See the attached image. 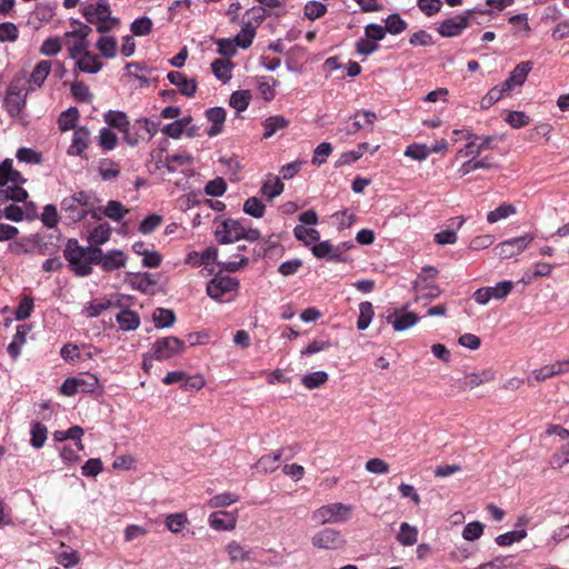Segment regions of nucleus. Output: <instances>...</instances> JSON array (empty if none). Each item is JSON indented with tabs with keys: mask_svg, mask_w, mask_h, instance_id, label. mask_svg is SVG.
<instances>
[{
	"mask_svg": "<svg viewBox=\"0 0 569 569\" xmlns=\"http://www.w3.org/2000/svg\"><path fill=\"white\" fill-rule=\"evenodd\" d=\"M154 326L158 329L169 328L176 321V315L171 309L157 308L152 315Z\"/></svg>",
	"mask_w": 569,
	"mask_h": 569,
	"instance_id": "2f4dec72",
	"label": "nucleus"
},
{
	"mask_svg": "<svg viewBox=\"0 0 569 569\" xmlns=\"http://www.w3.org/2000/svg\"><path fill=\"white\" fill-rule=\"evenodd\" d=\"M188 522V518L184 513H172L166 519V527L173 533H178Z\"/></svg>",
	"mask_w": 569,
	"mask_h": 569,
	"instance_id": "5fc2aeb1",
	"label": "nucleus"
},
{
	"mask_svg": "<svg viewBox=\"0 0 569 569\" xmlns=\"http://www.w3.org/2000/svg\"><path fill=\"white\" fill-rule=\"evenodd\" d=\"M262 126L264 128L263 138L268 139L278 130L287 128L289 126V120L282 116H271L263 121Z\"/></svg>",
	"mask_w": 569,
	"mask_h": 569,
	"instance_id": "cd10ccee",
	"label": "nucleus"
},
{
	"mask_svg": "<svg viewBox=\"0 0 569 569\" xmlns=\"http://www.w3.org/2000/svg\"><path fill=\"white\" fill-rule=\"evenodd\" d=\"M490 291L491 299L501 300L506 298L512 290L513 283L509 280L498 282L495 287H487Z\"/></svg>",
	"mask_w": 569,
	"mask_h": 569,
	"instance_id": "4d7b16f0",
	"label": "nucleus"
},
{
	"mask_svg": "<svg viewBox=\"0 0 569 569\" xmlns=\"http://www.w3.org/2000/svg\"><path fill=\"white\" fill-rule=\"evenodd\" d=\"M79 119V110L76 107H70L63 111L58 119V126L61 131H68L76 128Z\"/></svg>",
	"mask_w": 569,
	"mask_h": 569,
	"instance_id": "f704fd0d",
	"label": "nucleus"
},
{
	"mask_svg": "<svg viewBox=\"0 0 569 569\" xmlns=\"http://www.w3.org/2000/svg\"><path fill=\"white\" fill-rule=\"evenodd\" d=\"M533 240V234L526 233L500 242L493 248V252L500 259H510L523 252Z\"/></svg>",
	"mask_w": 569,
	"mask_h": 569,
	"instance_id": "39448f33",
	"label": "nucleus"
},
{
	"mask_svg": "<svg viewBox=\"0 0 569 569\" xmlns=\"http://www.w3.org/2000/svg\"><path fill=\"white\" fill-rule=\"evenodd\" d=\"M239 281L229 276H216L207 284V293L210 298L218 300L224 295L237 291Z\"/></svg>",
	"mask_w": 569,
	"mask_h": 569,
	"instance_id": "f8f14e48",
	"label": "nucleus"
},
{
	"mask_svg": "<svg viewBox=\"0 0 569 569\" xmlns=\"http://www.w3.org/2000/svg\"><path fill=\"white\" fill-rule=\"evenodd\" d=\"M293 234L298 240L303 241L307 246L312 242H318L320 239V233L318 230L313 228H307L302 224L297 226L293 229Z\"/></svg>",
	"mask_w": 569,
	"mask_h": 569,
	"instance_id": "4c0bfd02",
	"label": "nucleus"
},
{
	"mask_svg": "<svg viewBox=\"0 0 569 569\" xmlns=\"http://www.w3.org/2000/svg\"><path fill=\"white\" fill-rule=\"evenodd\" d=\"M159 122L151 121L147 118H142L136 121L134 128H137V132L133 138H139L140 140H151L152 137L157 133L159 128Z\"/></svg>",
	"mask_w": 569,
	"mask_h": 569,
	"instance_id": "b1692460",
	"label": "nucleus"
},
{
	"mask_svg": "<svg viewBox=\"0 0 569 569\" xmlns=\"http://www.w3.org/2000/svg\"><path fill=\"white\" fill-rule=\"evenodd\" d=\"M130 30L136 37L147 36L152 30V21L148 17H141L131 23Z\"/></svg>",
	"mask_w": 569,
	"mask_h": 569,
	"instance_id": "3c124183",
	"label": "nucleus"
},
{
	"mask_svg": "<svg viewBox=\"0 0 569 569\" xmlns=\"http://www.w3.org/2000/svg\"><path fill=\"white\" fill-rule=\"evenodd\" d=\"M527 536V531L525 529L512 530L506 533L499 535L496 538V542L501 547H507L512 545L513 542H518L522 540Z\"/></svg>",
	"mask_w": 569,
	"mask_h": 569,
	"instance_id": "09e8293b",
	"label": "nucleus"
},
{
	"mask_svg": "<svg viewBox=\"0 0 569 569\" xmlns=\"http://www.w3.org/2000/svg\"><path fill=\"white\" fill-rule=\"evenodd\" d=\"M375 315L372 303L369 301H363L359 305V318L357 321V328L359 330H366Z\"/></svg>",
	"mask_w": 569,
	"mask_h": 569,
	"instance_id": "e433bc0d",
	"label": "nucleus"
},
{
	"mask_svg": "<svg viewBox=\"0 0 569 569\" xmlns=\"http://www.w3.org/2000/svg\"><path fill=\"white\" fill-rule=\"evenodd\" d=\"M327 12V7L319 1H309L305 6V16L309 20H316Z\"/></svg>",
	"mask_w": 569,
	"mask_h": 569,
	"instance_id": "bf43d9fd",
	"label": "nucleus"
},
{
	"mask_svg": "<svg viewBox=\"0 0 569 569\" xmlns=\"http://www.w3.org/2000/svg\"><path fill=\"white\" fill-rule=\"evenodd\" d=\"M26 335H27V327L26 326H19L17 328V332L13 336L12 341L8 346V353L11 356L12 359H17L20 355V349L26 342Z\"/></svg>",
	"mask_w": 569,
	"mask_h": 569,
	"instance_id": "c9c22d12",
	"label": "nucleus"
},
{
	"mask_svg": "<svg viewBox=\"0 0 569 569\" xmlns=\"http://www.w3.org/2000/svg\"><path fill=\"white\" fill-rule=\"evenodd\" d=\"M42 223L48 228H53L58 223V210L54 204H47L43 208V212L41 214Z\"/></svg>",
	"mask_w": 569,
	"mask_h": 569,
	"instance_id": "338daca9",
	"label": "nucleus"
},
{
	"mask_svg": "<svg viewBox=\"0 0 569 569\" xmlns=\"http://www.w3.org/2000/svg\"><path fill=\"white\" fill-rule=\"evenodd\" d=\"M311 545L317 549L338 550L346 545V539L339 530L323 528L311 537Z\"/></svg>",
	"mask_w": 569,
	"mask_h": 569,
	"instance_id": "423d86ee",
	"label": "nucleus"
},
{
	"mask_svg": "<svg viewBox=\"0 0 569 569\" xmlns=\"http://www.w3.org/2000/svg\"><path fill=\"white\" fill-rule=\"evenodd\" d=\"M517 209L513 204L503 202L498 208L487 213V221L489 223H497L501 220H505L513 214H516Z\"/></svg>",
	"mask_w": 569,
	"mask_h": 569,
	"instance_id": "c85d7f7f",
	"label": "nucleus"
},
{
	"mask_svg": "<svg viewBox=\"0 0 569 569\" xmlns=\"http://www.w3.org/2000/svg\"><path fill=\"white\" fill-rule=\"evenodd\" d=\"M186 349L184 342L177 337H166L154 342L152 350L157 360L170 359Z\"/></svg>",
	"mask_w": 569,
	"mask_h": 569,
	"instance_id": "6e6552de",
	"label": "nucleus"
},
{
	"mask_svg": "<svg viewBox=\"0 0 569 569\" xmlns=\"http://www.w3.org/2000/svg\"><path fill=\"white\" fill-rule=\"evenodd\" d=\"M72 96L80 102H90L92 94L89 87L83 82H74L71 86Z\"/></svg>",
	"mask_w": 569,
	"mask_h": 569,
	"instance_id": "0e129e2a",
	"label": "nucleus"
},
{
	"mask_svg": "<svg viewBox=\"0 0 569 569\" xmlns=\"http://www.w3.org/2000/svg\"><path fill=\"white\" fill-rule=\"evenodd\" d=\"M328 379L329 376L326 371H315L303 376L301 382L307 389L312 390L325 385Z\"/></svg>",
	"mask_w": 569,
	"mask_h": 569,
	"instance_id": "58836bf2",
	"label": "nucleus"
},
{
	"mask_svg": "<svg viewBox=\"0 0 569 569\" xmlns=\"http://www.w3.org/2000/svg\"><path fill=\"white\" fill-rule=\"evenodd\" d=\"M332 152V147L329 142H321L320 144L317 146V148L315 149L313 151V157H312V164L315 166H321L323 164L328 157L331 154Z\"/></svg>",
	"mask_w": 569,
	"mask_h": 569,
	"instance_id": "6e6d98bb",
	"label": "nucleus"
},
{
	"mask_svg": "<svg viewBox=\"0 0 569 569\" xmlns=\"http://www.w3.org/2000/svg\"><path fill=\"white\" fill-rule=\"evenodd\" d=\"M48 429L41 422H36L31 428V445L36 449L43 447L47 440Z\"/></svg>",
	"mask_w": 569,
	"mask_h": 569,
	"instance_id": "37998d69",
	"label": "nucleus"
},
{
	"mask_svg": "<svg viewBox=\"0 0 569 569\" xmlns=\"http://www.w3.org/2000/svg\"><path fill=\"white\" fill-rule=\"evenodd\" d=\"M213 74L222 81L231 78V62L229 60L218 59L211 63Z\"/></svg>",
	"mask_w": 569,
	"mask_h": 569,
	"instance_id": "79ce46f5",
	"label": "nucleus"
},
{
	"mask_svg": "<svg viewBox=\"0 0 569 569\" xmlns=\"http://www.w3.org/2000/svg\"><path fill=\"white\" fill-rule=\"evenodd\" d=\"M312 253L319 258H327L332 261H342L341 246H332L329 241H321L316 243L312 248Z\"/></svg>",
	"mask_w": 569,
	"mask_h": 569,
	"instance_id": "aec40b11",
	"label": "nucleus"
},
{
	"mask_svg": "<svg viewBox=\"0 0 569 569\" xmlns=\"http://www.w3.org/2000/svg\"><path fill=\"white\" fill-rule=\"evenodd\" d=\"M226 551L230 559V562L234 566H242L247 561L249 562L252 559V551L246 549L237 541H231L227 545Z\"/></svg>",
	"mask_w": 569,
	"mask_h": 569,
	"instance_id": "a211bd4d",
	"label": "nucleus"
},
{
	"mask_svg": "<svg viewBox=\"0 0 569 569\" xmlns=\"http://www.w3.org/2000/svg\"><path fill=\"white\" fill-rule=\"evenodd\" d=\"M251 94L248 90L234 91L229 100L230 106L238 112L244 111L250 102Z\"/></svg>",
	"mask_w": 569,
	"mask_h": 569,
	"instance_id": "a19ab883",
	"label": "nucleus"
},
{
	"mask_svg": "<svg viewBox=\"0 0 569 569\" xmlns=\"http://www.w3.org/2000/svg\"><path fill=\"white\" fill-rule=\"evenodd\" d=\"M506 121L515 129L522 128L530 122V118L522 111H510Z\"/></svg>",
	"mask_w": 569,
	"mask_h": 569,
	"instance_id": "69168bd1",
	"label": "nucleus"
},
{
	"mask_svg": "<svg viewBox=\"0 0 569 569\" xmlns=\"http://www.w3.org/2000/svg\"><path fill=\"white\" fill-rule=\"evenodd\" d=\"M209 525L216 530H232L237 525V513L218 511L209 516Z\"/></svg>",
	"mask_w": 569,
	"mask_h": 569,
	"instance_id": "dca6fc26",
	"label": "nucleus"
},
{
	"mask_svg": "<svg viewBox=\"0 0 569 569\" xmlns=\"http://www.w3.org/2000/svg\"><path fill=\"white\" fill-rule=\"evenodd\" d=\"M227 190V183L223 178H216L213 180H210L207 182L204 187V192L208 196L212 197H220L222 196Z\"/></svg>",
	"mask_w": 569,
	"mask_h": 569,
	"instance_id": "13d9d810",
	"label": "nucleus"
},
{
	"mask_svg": "<svg viewBox=\"0 0 569 569\" xmlns=\"http://www.w3.org/2000/svg\"><path fill=\"white\" fill-rule=\"evenodd\" d=\"M353 507L341 502H333L321 506L311 515V520L318 525L341 523L351 518Z\"/></svg>",
	"mask_w": 569,
	"mask_h": 569,
	"instance_id": "7ed1b4c3",
	"label": "nucleus"
},
{
	"mask_svg": "<svg viewBox=\"0 0 569 569\" xmlns=\"http://www.w3.org/2000/svg\"><path fill=\"white\" fill-rule=\"evenodd\" d=\"M127 256L122 250H110L104 254L101 268L104 271L118 270L126 266Z\"/></svg>",
	"mask_w": 569,
	"mask_h": 569,
	"instance_id": "5701e85b",
	"label": "nucleus"
},
{
	"mask_svg": "<svg viewBox=\"0 0 569 569\" xmlns=\"http://www.w3.org/2000/svg\"><path fill=\"white\" fill-rule=\"evenodd\" d=\"M473 12L475 10H467L463 14H458L443 20L438 27V32L445 38L461 34V32L469 27V19Z\"/></svg>",
	"mask_w": 569,
	"mask_h": 569,
	"instance_id": "1a4fd4ad",
	"label": "nucleus"
},
{
	"mask_svg": "<svg viewBox=\"0 0 569 569\" xmlns=\"http://www.w3.org/2000/svg\"><path fill=\"white\" fill-rule=\"evenodd\" d=\"M61 51V41L59 38H48L43 41L40 52L48 57L57 56Z\"/></svg>",
	"mask_w": 569,
	"mask_h": 569,
	"instance_id": "774afa93",
	"label": "nucleus"
},
{
	"mask_svg": "<svg viewBox=\"0 0 569 569\" xmlns=\"http://www.w3.org/2000/svg\"><path fill=\"white\" fill-rule=\"evenodd\" d=\"M277 83V80L272 78L262 77L258 79V90L266 101H271L274 98V87Z\"/></svg>",
	"mask_w": 569,
	"mask_h": 569,
	"instance_id": "a18cd8bd",
	"label": "nucleus"
},
{
	"mask_svg": "<svg viewBox=\"0 0 569 569\" xmlns=\"http://www.w3.org/2000/svg\"><path fill=\"white\" fill-rule=\"evenodd\" d=\"M430 153V150L425 144H410L405 150V156L417 161L425 160Z\"/></svg>",
	"mask_w": 569,
	"mask_h": 569,
	"instance_id": "680f3d73",
	"label": "nucleus"
},
{
	"mask_svg": "<svg viewBox=\"0 0 569 569\" xmlns=\"http://www.w3.org/2000/svg\"><path fill=\"white\" fill-rule=\"evenodd\" d=\"M128 210L117 200H110L103 209V214L113 221L121 220Z\"/></svg>",
	"mask_w": 569,
	"mask_h": 569,
	"instance_id": "c03bdc74",
	"label": "nucleus"
},
{
	"mask_svg": "<svg viewBox=\"0 0 569 569\" xmlns=\"http://www.w3.org/2000/svg\"><path fill=\"white\" fill-rule=\"evenodd\" d=\"M30 90L22 91L17 82H12L4 98V108L11 117H18L21 114L26 106L27 94Z\"/></svg>",
	"mask_w": 569,
	"mask_h": 569,
	"instance_id": "9d476101",
	"label": "nucleus"
},
{
	"mask_svg": "<svg viewBox=\"0 0 569 569\" xmlns=\"http://www.w3.org/2000/svg\"><path fill=\"white\" fill-rule=\"evenodd\" d=\"M111 236V227L109 223H101L97 226L89 234V243L100 247L106 243Z\"/></svg>",
	"mask_w": 569,
	"mask_h": 569,
	"instance_id": "473e14b6",
	"label": "nucleus"
},
{
	"mask_svg": "<svg viewBox=\"0 0 569 569\" xmlns=\"http://www.w3.org/2000/svg\"><path fill=\"white\" fill-rule=\"evenodd\" d=\"M552 271V264L547 262H539L535 266V270L532 272L527 271L523 276L522 281L525 283H530L533 279L538 277H547Z\"/></svg>",
	"mask_w": 569,
	"mask_h": 569,
	"instance_id": "864d4df0",
	"label": "nucleus"
},
{
	"mask_svg": "<svg viewBox=\"0 0 569 569\" xmlns=\"http://www.w3.org/2000/svg\"><path fill=\"white\" fill-rule=\"evenodd\" d=\"M281 456L282 453L279 450L262 456L256 463L257 470L263 473L273 472L279 467Z\"/></svg>",
	"mask_w": 569,
	"mask_h": 569,
	"instance_id": "a878e982",
	"label": "nucleus"
},
{
	"mask_svg": "<svg viewBox=\"0 0 569 569\" xmlns=\"http://www.w3.org/2000/svg\"><path fill=\"white\" fill-rule=\"evenodd\" d=\"M51 71V62L48 60H41L32 70L29 77L30 88L28 90H33L34 88H40L47 77Z\"/></svg>",
	"mask_w": 569,
	"mask_h": 569,
	"instance_id": "4be33fe9",
	"label": "nucleus"
},
{
	"mask_svg": "<svg viewBox=\"0 0 569 569\" xmlns=\"http://www.w3.org/2000/svg\"><path fill=\"white\" fill-rule=\"evenodd\" d=\"M532 69L531 61H523L516 66V68L511 71L508 79L517 87H520L525 83L529 72Z\"/></svg>",
	"mask_w": 569,
	"mask_h": 569,
	"instance_id": "72a5a7b5",
	"label": "nucleus"
},
{
	"mask_svg": "<svg viewBox=\"0 0 569 569\" xmlns=\"http://www.w3.org/2000/svg\"><path fill=\"white\" fill-rule=\"evenodd\" d=\"M284 189V184L281 182L280 178L277 176L268 174L262 187L261 193L269 200L278 197L282 193Z\"/></svg>",
	"mask_w": 569,
	"mask_h": 569,
	"instance_id": "393cba45",
	"label": "nucleus"
},
{
	"mask_svg": "<svg viewBox=\"0 0 569 569\" xmlns=\"http://www.w3.org/2000/svg\"><path fill=\"white\" fill-rule=\"evenodd\" d=\"M386 32L398 34L407 29V22L398 13L390 14L386 19Z\"/></svg>",
	"mask_w": 569,
	"mask_h": 569,
	"instance_id": "603ef678",
	"label": "nucleus"
},
{
	"mask_svg": "<svg viewBox=\"0 0 569 569\" xmlns=\"http://www.w3.org/2000/svg\"><path fill=\"white\" fill-rule=\"evenodd\" d=\"M239 500V497L231 492H223L213 496L209 501L208 506L210 508H221V507H228Z\"/></svg>",
	"mask_w": 569,
	"mask_h": 569,
	"instance_id": "8fccbe9b",
	"label": "nucleus"
},
{
	"mask_svg": "<svg viewBox=\"0 0 569 569\" xmlns=\"http://www.w3.org/2000/svg\"><path fill=\"white\" fill-rule=\"evenodd\" d=\"M64 257L76 274L84 277L92 272L87 263L86 249L80 247L77 240L70 239L64 249Z\"/></svg>",
	"mask_w": 569,
	"mask_h": 569,
	"instance_id": "20e7f679",
	"label": "nucleus"
},
{
	"mask_svg": "<svg viewBox=\"0 0 569 569\" xmlns=\"http://www.w3.org/2000/svg\"><path fill=\"white\" fill-rule=\"evenodd\" d=\"M106 121L109 126L119 129L124 133V140L130 146H136L139 142V138H133L130 132V123L128 117L124 112L121 111H109L106 114Z\"/></svg>",
	"mask_w": 569,
	"mask_h": 569,
	"instance_id": "4468645a",
	"label": "nucleus"
},
{
	"mask_svg": "<svg viewBox=\"0 0 569 569\" xmlns=\"http://www.w3.org/2000/svg\"><path fill=\"white\" fill-rule=\"evenodd\" d=\"M418 530L407 522L401 523L400 531L397 536L398 541L403 546H412L417 542Z\"/></svg>",
	"mask_w": 569,
	"mask_h": 569,
	"instance_id": "ea45409f",
	"label": "nucleus"
},
{
	"mask_svg": "<svg viewBox=\"0 0 569 569\" xmlns=\"http://www.w3.org/2000/svg\"><path fill=\"white\" fill-rule=\"evenodd\" d=\"M254 34H256L254 29L248 23L241 29V31L233 39L234 44L242 49H247L251 46Z\"/></svg>",
	"mask_w": 569,
	"mask_h": 569,
	"instance_id": "de8ad7c7",
	"label": "nucleus"
},
{
	"mask_svg": "<svg viewBox=\"0 0 569 569\" xmlns=\"http://www.w3.org/2000/svg\"><path fill=\"white\" fill-rule=\"evenodd\" d=\"M97 49L104 58L112 59L117 54L118 42L116 38L102 33V36L97 41Z\"/></svg>",
	"mask_w": 569,
	"mask_h": 569,
	"instance_id": "c756f323",
	"label": "nucleus"
},
{
	"mask_svg": "<svg viewBox=\"0 0 569 569\" xmlns=\"http://www.w3.org/2000/svg\"><path fill=\"white\" fill-rule=\"evenodd\" d=\"M419 321V317L415 312H405L395 310L387 316V322L391 323L395 331H403L413 327Z\"/></svg>",
	"mask_w": 569,
	"mask_h": 569,
	"instance_id": "2eb2a0df",
	"label": "nucleus"
},
{
	"mask_svg": "<svg viewBox=\"0 0 569 569\" xmlns=\"http://www.w3.org/2000/svg\"><path fill=\"white\" fill-rule=\"evenodd\" d=\"M243 211L254 218H261L264 214L266 206L257 197H251L246 200Z\"/></svg>",
	"mask_w": 569,
	"mask_h": 569,
	"instance_id": "49530a36",
	"label": "nucleus"
},
{
	"mask_svg": "<svg viewBox=\"0 0 569 569\" xmlns=\"http://www.w3.org/2000/svg\"><path fill=\"white\" fill-rule=\"evenodd\" d=\"M32 310H33V299L29 296H24L21 299V301L14 312L16 319L24 320V319L29 318Z\"/></svg>",
	"mask_w": 569,
	"mask_h": 569,
	"instance_id": "e2e57ef3",
	"label": "nucleus"
},
{
	"mask_svg": "<svg viewBox=\"0 0 569 569\" xmlns=\"http://www.w3.org/2000/svg\"><path fill=\"white\" fill-rule=\"evenodd\" d=\"M243 234V224L233 219H226L221 221L216 231L214 236L219 243H232L241 239Z\"/></svg>",
	"mask_w": 569,
	"mask_h": 569,
	"instance_id": "9b49d317",
	"label": "nucleus"
},
{
	"mask_svg": "<svg viewBox=\"0 0 569 569\" xmlns=\"http://www.w3.org/2000/svg\"><path fill=\"white\" fill-rule=\"evenodd\" d=\"M80 12L86 21L100 33H108L118 28L120 19L112 14L107 0H91L81 6Z\"/></svg>",
	"mask_w": 569,
	"mask_h": 569,
	"instance_id": "f257e3e1",
	"label": "nucleus"
},
{
	"mask_svg": "<svg viewBox=\"0 0 569 569\" xmlns=\"http://www.w3.org/2000/svg\"><path fill=\"white\" fill-rule=\"evenodd\" d=\"M170 83L177 86L179 91L187 97H192L197 90V82L194 79H188L179 71H170L168 73Z\"/></svg>",
	"mask_w": 569,
	"mask_h": 569,
	"instance_id": "6ab92c4d",
	"label": "nucleus"
},
{
	"mask_svg": "<svg viewBox=\"0 0 569 569\" xmlns=\"http://www.w3.org/2000/svg\"><path fill=\"white\" fill-rule=\"evenodd\" d=\"M116 318L120 328L124 331L136 330L140 325L138 313L132 310H122Z\"/></svg>",
	"mask_w": 569,
	"mask_h": 569,
	"instance_id": "7c9ffc66",
	"label": "nucleus"
},
{
	"mask_svg": "<svg viewBox=\"0 0 569 569\" xmlns=\"http://www.w3.org/2000/svg\"><path fill=\"white\" fill-rule=\"evenodd\" d=\"M62 217L68 222H79L92 210V193L79 191L63 198L60 203Z\"/></svg>",
	"mask_w": 569,
	"mask_h": 569,
	"instance_id": "f03ea898",
	"label": "nucleus"
},
{
	"mask_svg": "<svg viewBox=\"0 0 569 569\" xmlns=\"http://www.w3.org/2000/svg\"><path fill=\"white\" fill-rule=\"evenodd\" d=\"M77 67L83 72L97 73L101 70L102 63L97 54L88 51L77 59Z\"/></svg>",
	"mask_w": 569,
	"mask_h": 569,
	"instance_id": "bb28decb",
	"label": "nucleus"
},
{
	"mask_svg": "<svg viewBox=\"0 0 569 569\" xmlns=\"http://www.w3.org/2000/svg\"><path fill=\"white\" fill-rule=\"evenodd\" d=\"M206 117L212 123L207 130L208 136L214 137L221 133L226 121V110L221 107L210 108L206 111Z\"/></svg>",
	"mask_w": 569,
	"mask_h": 569,
	"instance_id": "412c9836",
	"label": "nucleus"
},
{
	"mask_svg": "<svg viewBox=\"0 0 569 569\" xmlns=\"http://www.w3.org/2000/svg\"><path fill=\"white\" fill-rule=\"evenodd\" d=\"M496 379V371L492 368H485L478 371L468 372L459 381L462 390H473L482 385L489 383Z\"/></svg>",
	"mask_w": 569,
	"mask_h": 569,
	"instance_id": "ddd939ff",
	"label": "nucleus"
},
{
	"mask_svg": "<svg viewBox=\"0 0 569 569\" xmlns=\"http://www.w3.org/2000/svg\"><path fill=\"white\" fill-rule=\"evenodd\" d=\"M99 386V379L94 375H83L67 378L61 386V392L68 397L78 392H93Z\"/></svg>",
	"mask_w": 569,
	"mask_h": 569,
	"instance_id": "0eeeda50",
	"label": "nucleus"
},
{
	"mask_svg": "<svg viewBox=\"0 0 569 569\" xmlns=\"http://www.w3.org/2000/svg\"><path fill=\"white\" fill-rule=\"evenodd\" d=\"M483 533V525L480 521L469 522L462 530V537L467 541H473Z\"/></svg>",
	"mask_w": 569,
	"mask_h": 569,
	"instance_id": "052dcab7",
	"label": "nucleus"
},
{
	"mask_svg": "<svg viewBox=\"0 0 569 569\" xmlns=\"http://www.w3.org/2000/svg\"><path fill=\"white\" fill-rule=\"evenodd\" d=\"M90 141V132L87 128L80 127L74 129L72 143L68 148L69 156H81L88 148Z\"/></svg>",
	"mask_w": 569,
	"mask_h": 569,
	"instance_id": "f3484780",
	"label": "nucleus"
}]
</instances>
